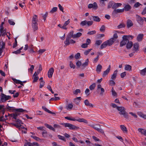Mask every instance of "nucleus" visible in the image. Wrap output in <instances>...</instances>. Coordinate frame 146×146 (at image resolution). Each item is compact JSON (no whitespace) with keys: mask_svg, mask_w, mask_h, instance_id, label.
Returning <instances> with one entry per match:
<instances>
[{"mask_svg":"<svg viewBox=\"0 0 146 146\" xmlns=\"http://www.w3.org/2000/svg\"><path fill=\"white\" fill-rule=\"evenodd\" d=\"M15 110L16 111V112L15 113L12 114L11 116L16 119V121L18 125H17V127L18 128L21 127V128H24V127H23V126L21 125V124H22V121L19 119H17L16 117L20 114V113L27 112V111L22 108L16 109Z\"/></svg>","mask_w":146,"mask_h":146,"instance_id":"nucleus-1","label":"nucleus"},{"mask_svg":"<svg viewBox=\"0 0 146 146\" xmlns=\"http://www.w3.org/2000/svg\"><path fill=\"white\" fill-rule=\"evenodd\" d=\"M117 109L120 111L119 114L122 115L125 118H128V114L125 111V109L123 107H117Z\"/></svg>","mask_w":146,"mask_h":146,"instance_id":"nucleus-2","label":"nucleus"},{"mask_svg":"<svg viewBox=\"0 0 146 146\" xmlns=\"http://www.w3.org/2000/svg\"><path fill=\"white\" fill-rule=\"evenodd\" d=\"M62 125L65 127H68L69 129L71 130L78 129H79V127L78 126L73 125L69 123H62Z\"/></svg>","mask_w":146,"mask_h":146,"instance_id":"nucleus-3","label":"nucleus"},{"mask_svg":"<svg viewBox=\"0 0 146 146\" xmlns=\"http://www.w3.org/2000/svg\"><path fill=\"white\" fill-rule=\"evenodd\" d=\"M74 35L73 31H71L69 33L68 36H67L66 40L64 41V43L66 45H68L70 44L69 40L72 37L73 38Z\"/></svg>","mask_w":146,"mask_h":146,"instance_id":"nucleus-4","label":"nucleus"},{"mask_svg":"<svg viewBox=\"0 0 146 146\" xmlns=\"http://www.w3.org/2000/svg\"><path fill=\"white\" fill-rule=\"evenodd\" d=\"M93 23L92 21H87L86 20H84L81 22L80 24L82 27L86 25L88 27H90L93 24Z\"/></svg>","mask_w":146,"mask_h":146,"instance_id":"nucleus-5","label":"nucleus"},{"mask_svg":"<svg viewBox=\"0 0 146 146\" xmlns=\"http://www.w3.org/2000/svg\"><path fill=\"white\" fill-rule=\"evenodd\" d=\"M1 98V101L2 102H5L6 101L10 99L11 97L10 96H6L3 94H2Z\"/></svg>","mask_w":146,"mask_h":146,"instance_id":"nucleus-6","label":"nucleus"},{"mask_svg":"<svg viewBox=\"0 0 146 146\" xmlns=\"http://www.w3.org/2000/svg\"><path fill=\"white\" fill-rule=\"evenodd\" d=\"M37 16L36 15H34L32 21V26L33 27H37Z\"/></svg>","mask_w":146,"mask_h":146,"instance_id":"nucleus-7","label":"nucleus"},{"mask_svg":"<svg viewBox=\"0 0 146 146\" xmlns=\"http://www.w3.org/2000/svg\"><path fill=\"white\" fill-rule=\"evenodd\" d=\"M124 11V9L123 8L121 9H114L112 12V15L113 17H115L117 13L123 12Z\"/></svg>","mask_w":146,"mask_h":146,"instance_id":"nucleus-8","label":"nucleus"},{"mask_svg":"<svg viewBox=\"0 0 146 146\" xmlns=\"http://www.w3.org/2000/svg\"><path fill=\"white\" fill-rule=\"evenodd\" d=\"M88 7L89 9L93 8L94 9H96L98 8V6L97 3L95 2L93 4H89L88 5Z\"/></svg>","mask_w":146,"mask_h":146,"instance_id":"nucleus-9","label":"nucleus"},{"mask_svg":"<svg viewBox=\"0 0 146 146\" xmlns=\"http://www.w3.org/2000/svg\"><path fill=\"white\" fill-rule=\"evenodd\" d=\"M136 21L140 25H142L144 22V20L143 18L138 15H136Z\"/></svg>","mask_w":146,"mask_h":146,"instance_id":"nucleus-10","label":"nucleus"},{"mask_svg":"<svg viewBox=\"0 0 146 146\" xmlns=\"http://www.w3.org/2000/svg\"><path fill=\"white\" fill-rule=\"evenodd\" d=\"M123 40L120 43V46L122 47L124 45H125L128 42V41L126 40V37L125 36H123L122 37Z\"/></svg>","mask_w":146,"mask_h":146,"instance_id":"nucleus-11","label":"nucleus"},{"mask_svg":"<svg viewBox=\"0 0 146 146\" xmlns=\"http://www.w3.org/2000/svg\"><path fill=\"white\" fill-rule=\"evenodd\" d=\"M5 43L2 41L0 43V56H1L2 52H3V49L5 48Z\"/></svg>","mask_w":146,"mask_h":146,"instance_id":"nucleus-12","label":"nucleus"},{"mask_svg":"<svg viewBox=\"0 0 146 146\" xmlns=\"http://www.w3.org/2000/svg\"><path fill=\"white\" fill-rule=\"evenodd\" d=\"M54 71V69L53 68H51L49 70L48 72V78H51L52 77Z\"/></svg>","mask_w":146,"mask_h":146,"instance_id":"nucleus-13","label":"nucleus"},{"mask_svg":"<svg viewBox=\"0 0 146 146\" xmlns=\"http://www.w3.org/2000/svg\"><path fill=\"white\" fill-rule=\"evenodd\" d=\"M139 45L138 43H135L133 44V50L134 52H137L139 50Z\"/></svg>","mask_w":146,"mask_h":146,"instance_id":"nucleus-14","label":"nucleus"},{"mask_svg":"<svg viewBox=\"0 0 146 146\" xmlns=\"http://www.w3.org/2000/svg\"><path fill=\"white\" fill-rule=\"evenodd\" d=\"M115 39L113 38H111L109 40H108L106 41L108 45L110 46L111 45L113 42L115 41Z\"/></svg>","mask_w":146,"mask_h":146,"instance_id":"nucleus-15","label":"nucleus"},{"mask_svg":"<svg viewBox=\"0 0 146 146\" xmlns=\"http://www.w3.org/2000/svg\"><path fill=\"white\" fill-rule=\"evenodd\" d=\"M110 66H109V67L106 69V70L104 71L102 75L103 77H105L110 72Z\"/></svg>","mask_w":146,"mask_h":146,"instance_id":"nucleus-16","label":"nucleus"},{"mask_svg":"<svg viewBox=\"0 0 146 146\" xmlns=\"http://www.w3.org/2000/svg\"><path fill=\"white\" fill-rule=\"evenodd\" d=\"M75 120L76 121H77L79 122H83L86 123H88V121L84 118H78L77 119L75 118Z\"/></svg>","mask_w":146,"mask_h":146,"instance_id":"nucleus-17","label":"nucleus"},{"mask_svg":"<svg viewBox=\"0 0 146 146\" xmlns=\"http://www.w3.org/2000/svg\"><path fill=\"white\" fill-rule=\"evenodd\" d=\"M88 59H87L85 62L82 64L81 68L82 69H84L86 66H87L88 64Z\"/></svg>","mask_w":146,"mask_h":146,"instance_id":"nucleus-18","label":"nucleus"},{"mask_svg":"<svg viewBox=\"0 0 146 146\" xmlns=\"http://www.w3.org/2000/svg\"><path fill=\"white\" fill-rule=\"evenodd\" d=\"M82 98L80 97H77L74 99V102L76 104H78L80 102Z\"/></svg>","mask_w":146,"mask_h":146,"instance_id":"nucleus-19","label":"nucleus"},{"mask_svg":"<svg viewBox=\"0 0 146 146\" xmlns=\"http://www.w3.org/2000/svg\"><path fill=\"white\" fill-rule=\"evenodd\" d=\"M122 5V4L121 3H114L113 6H112V8L114 9H115L121 6Z\"/></svg>","mask_w":146,"mask_h":146,"instance_id":"nucleus-20","label":"nucleus"},{"mask_svg":"<svg viewBox=\"0 0 146 146\" xmlns=\"http://www.w3.org/2000/svg\"><path fill=\"white\" fill-rule=\"evenodd\" d=\"M143 37V34H139L137 37V40L139 42L141 41Z\"/></svg>","mask_w":146,"mask_h":146,"instance_id":"nucleus-21","label":"nucleus"},{"mask_svg":"<svg viewBox=\"0 0 146 146\" xmlns=\"http://www.w3.org/2000/svg\"><path fill=\"white\" fill-rule=\"evenodd\" d=\"M127 27H132L133 24L131 20L128 19L127 21Z\"/></svg>","mask_w":146,"mask_h":146,"instance_id":"nucleus-22","label":"nucleus"},{"mask_svg":"<svg viewBox=\"0 0 146 146\" xmlns=\"http://www.w3.org/2000/svg\"><path fill=\"white\" fill-rule=\"evenodd\" d=\"M92 20L94 21L99 22L100 21V19L98 16H92Z\"/></svg>","mask_w":146,"mask_h":146,"instance_id":"nucleus-23","label":"nucleus"},{"mask_svg":"<svg viewBox=\"0 0 146 146\" xmlns=\"http://www.w3.org/2000/svg\"><path fill=\"white\" fill-rule=\"evenodd\" d=\"M102 68V66L100 64H99L97 66L96 70L97 72L99 73L101 71Z\"/></svg>","mask_w":146,"mask_h":146,"instance_id":"nucleus-24","label":"nucleus"},{"mask_svg":"<svg viewBox=\"0 0 146 146\" xmlns=\"http://www.w3.org/2000/svg\"><path fill=\"white\" fill-rule=\"evenodd\" d=\"M138 131L140 132L142 134L146 136V130L142 129L139 128L138 129Z\"/></svg>","mask_w":146,"mask_h":146,"instance_id":"nucleus-25","label":"nucleus"},{"mask_svg":"<svg viewBox=\"0 0 146 146\" xmlns=\"http://www.w3.org/2000/svg\"><path fill=\"white\" fill-rule=\"evenodd\" d=\"M117 70H116L114 72L113 74L111 77V78L112 80H115V79L117 74Z\"/></svg>","mask_w":146,"mask_h":146,"instance_id":"nucleus-26","label":"nucleus"},{"mask_svg":"<svg viewBox=\"0 0 146 146\" xmlns=\"http://www.w3.org/2000/svg\"><path fill=\"white\" fill-rule=\"evenodd\" d=\"M42 108L45 111H46V112H48V113H50L51 114H55V113H54L53 112L51 111H50V110H49L48 109L45 107H44V106H43L42 107Z\"/></svg>","mask_w":146,"mask_h":146,"instance_id":"nucleus-27","label":"nucleus"},{"mask_svg":"<svg viewBox=\"0 0 146 146\" xmlns=\"http://www.w3.org/2000/svg\"><path fill=\"white\" fill-rule=\"evenodd\" d=\"M133 43L131 41H128L127 42L126 47L127 49L131 48L133 46Z\"/></svg>","mask_w":146,"mask_h":146,"instance_id":"nucleus-28","label":"nucleus"},{"mask_svg":"<svg viewBox=\"0 0 146 146\" xmlns=\"http://www.w3.org/2000/svg\"><path fill=\"white\" fill-rule=\"evenodd\" d=\"M114 2L112 1H110L109 2L107 5V8L108 9H110L113 5Z\"/></svg>","mask_w":146,"mask_h":146,"instance_id":"nucleus-29","label":"nucleus"},{"mask_svg":"<svg viewBox=\"0 0 146 146\" xmlns=\"http://www.w3.org/2000/svg\"><path fill=\"white\" fill-rule=\"evenodd\" d=\"M121 129L123 132H127V130L126 127L123 125H120Z\"/></svg>","mask_w":146,"mask_h":146,"instance_id":"nucleus-30","label":"nucleus"},{"mask_svg":"<svg viewBox=\"0 0 146 146\" xmlns=\"http://www.w3.org/2000/svg\"><path fill=\"white\" fill-rule=\"evenodd\" d=\"M84 103L85 105L86 106H88L90 107H92L93 105L91 103H89V101L87 100H86L84 101Z\"/></svg>","mask_w":146,"mask_h":146,"instance_id":"nucleus-31","label":"nucleus"},{"mask_svg":"<svg viewBox=\"0 0 146 146\" xmlns=\"http://www.w3.org/2000/svg\"><path fill=\"white\" fill-rule=\"evenodd\" d=\"M44 125L45 126H46L47 128H48L49 129L53 131H55V129L53 127L51 126V125H49L47 123H45L44 124Z\"/></svg>","mask_w":146,"mask_h":146,"instance_id":"nucleus-32","label":"nucleus"},{"mask_svg":"<svg viewBox=\"0 0 146 146\" xmlns=\"http://www.w3.org/2000/svg\"><path fill=\"white\" fill-rule=\"evenodd\" d=\"M137 114L140 117L146 119V115L144 114L141 112H138Z\"/></svg>","mask_w":146,"mask_h":146,"instance_id":"nucleus-33","label":"nucleus"},{"mask_svg":"<svg viewBox=\"0 0 146 146\" xmlns=\"http://www.w3.org/2000/svg\"><path fill=\"white\" fill-rule=\"evenodd\" d=\"M146 73V67L145 68L141 70L140 71V74L142 76H145V75Z\"/></svg>","mask_w":146,"mask_h":146,"instance_id":"nucleus-34","label":"nucleus"},{"mask_svg":"<svg viewBox=\"0 0 146 146\" xmlns=\"http://www.w3.org/2000/svg\"><path fill=\"white\" fill-rule=\"evenodd\" d=\"M108 45L106 41L104 42L101 45L100 49H102L106 48Z\"/></svg>","mask_w":146,"mask_h":146,"instance_id":"nucleus-35","label":"nucleus"},{"mask_svg":"<svg viewBox=\"0 0 146 146\" xmlns=\"http://www.w3.org/2000/svg\"><path fill=\"white\" fill-rule=\"evenodd\" d=\"M105 1L103 0H99L100 5L102 7H104L106 5Z\"/></svg>","mask_w":146,"mask_h":146,"instance_id":"nucleus-36","label":"nucleus"},{"mask_svg":"<svg viewBox=\"0 0 146 146\" xmlns=\"http://www.w3.org/2000/svg\"><path fill=\"white\" fill-rule=\"evenodd\" d=\"M131 9V6L129 5H126L124 7V10L126 11H129Z\"/></svg>","mask_w":146,"mask_h":146,"instance_id":"nucleus-37","label":"nucleus"},{"mask_svg":"<svg viewBox=\"0 0 146 146\" xmlns=\"http://www.w3.org/2000/svg\"><path fill=\"white\" fill-rule=\"evenodd\" d=\"M4 28H0V32L2 34V36H4L6 34V31L5 29H4Z\"/></svg>","mask_w":146,"mask_h":146,"instance_id":"nucleus-38","label":"nucleus"},{"mask_svg":"<svg viewBox=\"0 0 146 146\" xmlns=\"http://www.w3.org/2000/svg\"><path fill=\"white\" fill-rule=\"evenodd\" d=\"M29 51L31 53L34 52V51L33 50V45H30L29 46Z\"/></svg>","mask_w":146,"mask_h":146,"instance_id":"nucleus-39","label":"nucleus"},{"mask_svg":"<svg viewBox=\"0 0 146 146\" xmlns=\"http://www.w3.org/2000/svg\"><path fill=\"white\" fill-rule=\"evenodd\" d=\"M47 131L45 129H43V131L42 133V137H46L47 136Z\"/></svg>","mask_w":146,"mask_h":146,"instance_id":"nucleus-40","label":"nucleus"},{"mask_svg":"<svg viewBox=\"0 0 146 146\" xmlns=\"http://www.w3.org/2000/svg\"><path fill=\"white\" fill-rule=\"evenodd\" d=\"M82 34L80 33H78L75 34H74L73 38H76L80 37L81 36Z\"/></svg>","mask_w":146,"mask_h":146,"instance_id":"nucleus-41","label":"nucleus"},{"mask_svg":"<svg viewBox=\"0 0 146 146\" xmlns=\"http://www.w3.org/2000/svg\"><path fill=\"white\" fill-rule=\"evenodd\" d=\"M65 118L66 119L72 121H76L75 118L72 117H65Z\"/></svg>","mask_w":146,"mask_h":146,"instance_id":"nucleus-42","label":"nucleus"},{"mask_svg":"<svg viewBox=\"0 0 146 146\" xmlns=\"http://www.w3.org/2000/svg\"><path fill=\"white\" fill-rule=\"evenodd\" d=\"M96 87V84L94 83H93L90 85L89 87V89L91 90H94Z\"/></svg>","mask_w":146,"mask_h":146,"instance_id":"nucleus-43","label":"nucleus"},{"mask_svg":"<svg viewBox=\"0 0 146 146\" xmlns=\"http://www.w3.org/2000/svg\"><path fill=\"white\" fill-rule=\"evenodd\" d=\"M131 66L129 65H125V70H129L131 69Z\"/></svg>","mask_w":146,"mask_h":146,"instance_id":"nucleus-44","label":"nucleus"},{"mask_svg":"<svg viewBox=\"0 0 146 146\" xmlns=\"http://www.w3.org/2000/svg\"><path fill=\"white\" fill-rule=\"evenodd\" d=\"M81 92L80 90V89H77L73 92L74 94L77 95L78 93H80Z\"/></svg>","mask_w":146,"mask_h":146,"instance_id":"nucleus-45","label":"nucleus"},{"mask_svg":"<svg viewBox=\"0 0 146 146\" xmlns=\"http://www.w3.org/2000/svg\"><path fill=\"white\" fill-rule=\"evenodd\" d=\"M57 136L60 139L63 140L64 141H66V139L64 137L59 135H58Z\"/></svg>","mask_w":146,"mask_h":146,"instance_id":"nucleus-46","label":"nucleus"},{"mask_svg":"<svg viewBox=\"0 0 146 146\" xmlns=\"http://www.w3.org/2000/svg\"><path fill=\"white\" fill-rule=\"evenodd\" d=\"M111 92L112 93V95L113 96H117V94L114 90L113 87L111 89Z\"/></svg>","mask_w":146,"mask_h":146,"instance_id":"nucleus-47","label":"nucleus"},{"mask_svg":"<svg viewBox=\"0 0 146 146\" xmlns=\"http://www.w3.org/2000/svg\"><path fill=\"white\" fill-rule=\"evenodd\" d=\"M57 9V7H54L50 11V13H53L54 12H56Z\"/></svg>","mask_w":146,"mask_h":146,"instance_id":"nucleus-48","label":"nucleus"},{"mask_svg":"<svg viewBox=\"0 0 146 146\" xmlns=\"http://www.w3.org/2000/svg\"><path fill=\"white\" fill-rule=\"evenodd\" d=\"M70 23V20L68 19L67 21H66L64 23L63 26L62 27H66V26L68 24Z\"/></svg>","mask_w":146,"mask_h":146,"instance_id":"nucleus-49","label":"nucleus"},{"mask_svg":"<svg viewBox=\"0 0 146 146\" xmlns=\"http://www.w3.org/2000/svg\"><path fill=\"white\" fill-rule=\"evenodd\" d=\"M9 23L11 25H15V23L13 21L12 19H9L8 20Z\"/></svg>","mask_w":146,"mask_h":146,"instance_id":"nucleus-50","label":"nucleus"},{"mask_svg":"<svg viewBox=\"0 0 146 146\" xmlns=\"http://www.w3.org/2000/svg\"><path fill=\"white\" fill-rule=\"evenodd\" d=\"M25 146H33V143H32L30 142L26 143L24 145Z\"/></svg>","mask_w":146,"mask_h":146,"instance_id":"nucleus-51","label":"nucleus"},{"mask_svg":"<svg viewBox=\"0 0 146 146\" xmlns=\"http://www.w3.org/2000/svg\"><path fill=\"white\" fill-rule=\"evenodd\" d=\"M102 42V40H97L96 41L95 44L97 45H100Z\"/></svg>","mask_w":146,"mask_h":146,"instance_id":"nucleus-52","label":"nucleus"},{"mask_svg":"<svg viewBox=\"0 0 146 146\" xmlns=\"http://www.w3.org/2000/svg\"><path fill=\"white\" fill-rule=\"evenodd\" d=\"M73 107V105L72 104H69L68 106L66 107V108L67 110L69 109L71 110Z\"/></svg>","mask_w":146,"mask_h":146,"instance_id":"nucleus-53","label":"nucleus"},{"mask_svg":"<svg viewBox=\"0 0 146 146\" xmlns=\"http://www.w3.org/2000/svg\"><path fill=\"white\" fill-rule=\"evenodd\" d=\"M92 49V48H91L86 50L84 52V54L86 55H87Z\"/></svg>","mask_w":146,"mask_h":146,"instance_id":"nucleus-54","label":"nucleus"},{"mask_svg":"<svg viewBox=\"0 0 146 146\" xmlns=\"http://www.w3.org/2000/svg\"><path fill=\"white\" fill-rule=\"evenodd\" d=\"M124 36H125L126 37V40L128 41H129V40L130 38H131V39H132L133 38V36H131V35H129V36L124 35Z\"/></svg>","mask_w":146,"mask_h":146,"instance_id":"nucleus-55","label":"nucleus"},{"mask_svg":"<svg viewBox=\"0 0 146 146\" xmlns=\"http://www.w3.org/2000/svg\"><path fill=\"white\" fill-rule=\"evenodd\" d=\"M46 50L45 49H40L38 51V53L39 54H41L42 53L46 51Z\"/></svg>","mask_w":146,"mask_h":146,"instance_id":"nucleus-56","label":"nucleus"},{"mask_svg":"<svg viewBox=\"0 0 146 146\" xmlns=\"http://www.w3.org/2000/svg\"><path fill=\"white\" fill-rule=\"evenodd\" d=\"M109 84L111 86H113L115 85V83L112 80H109Z\"/></svg>","mask_w":146,"mask_h":146,"instance_id":"nucleus-57","label":"nucleus"},{"mask_svg":"<svg viewBox=\"0 0 146 146\" xmlns=\"http://www.w3.org/2000/svg\"><path fill=\"white\" fill-rule=\"evenodd\" d=\"M70 66L71 68H73V69H74L75 67V66L73 64L71 61L70 62Z\"/></svg>","mask_w":146,"mask_h":146,"instance_id":"nucleus-58","label":"nucleus"},{"mask_svg":"<svg viewBox=\"0 0 146 146\" xmlns=\"http://www.w3.org/2000/svg\"><path fill=\"white\" fill-rule=\"evenodd\" d=\"M45 82L44 81H41L40 83V88H42L44 85Z\"/></svg>","mask_w":146,"mask_h":146,"instance_id":"nucleus-59","label":"nucleus"},{"mask_svg":"<svg viewBox=\"0 0 146 146\" xmlns=\"http://www.w3.org/2000/svg\"><path fill=\"white\" fill-rule=\"evenodd\" d=\"M97 131L98 132H100L102 134H104V130L102 129L99 128L98 129Z\"/></svg>","mask_w":146,"mask_h":146,"instance_id":"nucleus-60","label":"nucleus"},{"mask_svg":"<svg viewBox=\"0 0 146 146\" xmlns=\"http://www.w3.org/2000/svg\"><path fill=\"white\" fill-rule=\"evenodd\" d=\"M96 32L95 31H89L87 33L88 35H92L95 34Z\"/></svg>","mask_w":146,"mask_h":146,"instance_id":"nucleus-61","label":"nucleus"},{"mask_svg":"<svg viewBox=\"0 0 146 146\" xmlns=\"http://www.w3.org/2000/svg\"><path fill=\"white\" fill-rule=\"evenodd\" d=\"M48 15V12H46V13L43 15L42 17L44 21H45L46 20V18Z\"/></svg>","mask_w":146,"mask_h":146,"instance_id":"nucleus-62","label":"nucleus"},{"mask_svg":"<svg viewBox=\"0 0 146 146\" xmlns=\"http://www.w3.org/2000/svg\"><path fill=\"white\" fill-rule=\"evenodd\" d=\"M80 55L79 53H78L74 56L75 58L77 59H79L80 58Z\"/></svg>","mask_w":146,"mask_h":146,"instance_id":"nucleus-63","label":"nucleus"},{"mask_svg":"<svg viewBox=\"0 0 146 146\" xmlns=\"http://www.w3.org/2000/svg\"><path fill=\"white\" fill-rule=\"evenodd\" d=\"M13 81L16 84H19L21 83V81L19 80H17L15 79H13Z\"/></svg>","mask_w":146,"mask_h":146,"instance_id":"nucleus-64","label":"nucleus"}]
</instances>
